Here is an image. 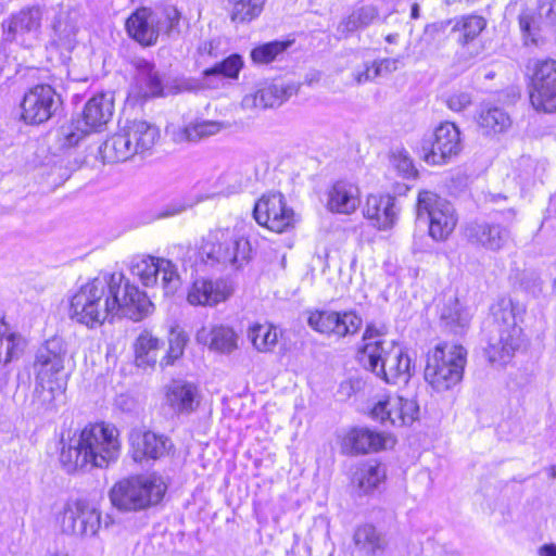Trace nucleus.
Masks as SVG:
<instances>
[{"label":"nucleus","instance_id":"obj_28","mask_svg":"<svg viewBox=\"0 0 556 556\" xmlns=\"http://www.w3.org/2000/svg\"><path fill=\"white\" fill-rule=\"evenodd\" d=\"M122 129L126 138L129 139L131 149L136 155L151 150L160 138L159 128L142 119L126 121Z\"/></svg>","mask_w":556,"mask_h":556},{"label":"nucleus","instance_id":"obj_13","mask_svg":"<svg viewBox=\"0 0 556 556\" xmlns=\"http://www.w3.org/2000/svg\"><path fill=\"white\" fill-rule=\"evenodd\" d=\"M256 223L269 230L281 233L294 227L295 216L281 193L263 195L254 205Z\"/></svg>","mask_w":556,"mask_h":556},{"label":"nucleus","instance_id":"obj_27","mask_svg":"<svg viewBox=\"0 0 556 556\" xmlns=\"http://www.w3.org/2000/svg\"><path fill=\"white\" fill-rule=\"evenodd\" d=\"M359 205V189L346 180L336 181L327 193V208L337 214L350 215Z\"/></svg>","mask_w":556,"mask_h":556},{"label":"nucleus","instance_id":"obj_34","mask_svg":"<svg viewBox=\"0 0 556 556\" xmlns=\"http://www.w3.org/2000/svg\"><path fill=\"white\" fill-rule=\"evenodd\" d=\"M42 12L39 7H27L13 14L7 22L9 34L37 33L41 27Z\"/></svg>","mask_w":556,"mask_h":556},{"label":"nucleus","instance_id":"obj_46","mask_svg":"<svg viewBox=\"0 0 556 556\" xmlns=\"http://www.w3.org/2000/svg\"><path fill=\"white\" fill-rule=\"evenodd\" d=\"M91 134L78 118L63 125L59 130L58 142L62 149L76 147L86 136Z\"/></svg>","mask_w":556,"mask_h":556},{"label":"nucleus","instance_id":"obj_10","mask_svg":"<svg viewBox=\"0 0 556 556\" xmlns=\"http://www.w3.org/2000/svg\"><path fill=\"white\" fill-rule=\"evenodd\" d=\"M130 271L146 287L156 286L161 275L165 295L174 294L181 283L176 265L167 258L137 256L131 262Z\"/></svg>","mask_w":556,"mask_h":556},{"label":"nucleus","instance_id":"obj_29","mask_svg":"<svg viewBox=\"0 0 556 556\" xmlns=\"http://www.w3.org/2000/svg\"><path fill=\"white\" fill-rule=\"evenodd\" d=\"M166 400L177 414H191L200 403L198 388L182 380H175L168 386Z\"/></svg>","mask_w":556,"mask_h":556},{"label":"nucleus","instance_id":"obj_8","mask_svg":"<svg viewBox=\"0 0 556 556\" xmlns=\"http://www.w3.org/2000/svg\"><path fill=\"white\" fill-rule=\"evenodd\" d=\"M58 522L64 534L81 539L92 538L101 527V513L87 500L70 498L59 511Z\"/></svg>","mask_w":556,"mask_h":556},{"label":"nucleus","instance_id":"obj_56","mask_svg":"<svg viewBox=\"0 0 556 556\" xmlns=\"http://www.w3.org/2000/svg\"><path fill=\"white\" fill-rule=\"evenodd\" d=\"M186 210V206L182 205V204H173L170 205L169 207H167L166 210H164L160 216L161 217H170V216H175V215H178L180 213H182L184 211Z\"/></svg>","mask_w":556,"mask_h":556},{"label":"nucleus","instance_id":"obj_31","mask_svg":"<svg viewBox=\"0 0 556 556\" xmlns=\"http://www.w3.org/2000/svg\"><path fill=\"white\" fill-rule=\"evenodd\" d=\"M226 127V123L218 121H195L184 127L173 128L172 139L177 143L198 142L219 134Z\"/></svg>","mask_w":556,"mask_h":556},{"label":"nucleus","instance_id":"obj_53","mask_svg":"<svg viewBox=\"0 0 556 556\" xmlns=\"http://www.w3.org/2000/svg\"><path fill=\"white\" fill-rule=\"evenodd\" d=\"M444 103L451 111L458 113L471 105L472 97L466 91H455L445 97Z\"/></svg>","mask_w":556,"mask_h":556},{"label":"nucleus","instance_id":"obj_36","mask_svg":"<svg viewBox=\"0 0 556 556\" xmlns=\"http://www.w3.org/2000/svg\"><path fill=\"white\" fill-rule=\"evenodd\" d=\"M161 349L160 340L149 331L141 332L135 342V362L138 367H153Z\"/></svg>","mask_w":556,"mask_h":556},{"label":"nucleus","instance_id":"obj_54","mask_svg":"<svg viewBox=\"0 0 556 556\" xmlns=\"http://www.w3.org/2000/svg\"><path fill=\"white\" fill-rule=\"evenodd\" d=\"M401 64V60L399 58H384L378 62L372 63V67H375V74L377 77L391 74L395 72Z\"/></svg>","mask_w":556,"mask_h":556},{"label":"nucleus","instance_id":"obj_18","mask_svg":"<svg viewBox=\"0 0 556 556\" xmlns=\"http://www.w3.org/2000/svg\"><path fill=\"white\" fill-rule=\"evenodd\" d=\"M231 244V228H215L203 237L197 253V263L206 267L224 270L229 262L228 245Z\"/></svg>","mask_w":556,"mask_h":556},{"label":"nucleus","instance_id":"obj_15","mask_svg":"<svg viewBox=\"0 0 556 556\" xmlns=\"http://www.w3.org/2000/svg\"><path fill=\"white\" fill-rule=\"evenodd\" d=\"M370 414L383 425L403 427L412 425L418 418L419 406L414 399L388 395L374 405Z\"/></svg>","mask_w":556,"mask_h":556},{"label":"nucleus","instance_id":"obj_24","mask_svg":"<svg viewBox=\"0 0 556 556\" xmlns=\"http://www.w3.org/2000/svg\"><path fill=\"white\" fill-rule=\"evenodd\" d=\"M363 214L372 220L379 230L392 228L397 219L396 200L390 194H370L367 197Z\"/></svg>","mask_w":556,"mask_h":556},{"label":"nucleus","instance_id":"obj_33","mask_svg":"<svg viewBox=\"0 0 556 556\" xmlns=\"http://www.w3.org/2000/svg\"><path fill=\"white\" fill-rule=\"evenodd\" d=\"M299 88L294 84L274 83L256 92L254 104L261 108H274L296 94Z\"/></svg>","mask_w":556,"mask_h":556},{"label":"nucleus","instance_id":"obj_4","mask_svg":"<svg viewBox=\"0 0 556 556\" xmlns=\"http://www.w3.org/2000/svg\"><path fill=\"white\" fill-rule=\"evenodd\" d=\"M495 336L489 340L485 354L490 363L507 364L525 343L521 328L526 306L509 298L497 300L491 307Z\"/></svg>","mask_w":556,"mask_h":556},{"label":"nucleus","instance_id":"obj_12","mask_svg":"<svg viewBox=\"0 0 556 556\" xmlns=\"http://www.w3.org/2000/svg\"><path fill=\"white\" fill-rule=\"evenodd\" d=\"M60 104L61 99L50 85H37L24 94L21 118L29 125L43 124L54 115Z\"/></svg>","mask_w":556,"mask_h":556},{"label":"nucleus","instance_id":"obj_3","mask_svg":"<svg viewBox=\"0 0 556 556\" xmlns=\"http://www.w3.org/2000/svg\"><path fill=\"white\" fill-rule=\"evenodd\" d=\"M386 328L367 325L357 352L359 363L387 383H407L414 365L412 358L394 341L387 340Z\"/></svg>","mask_w":556,"mask_h":556},{"label":"nucleus","instance_id":"obj_42","mask_svg":"<svg viewBox=\"0 0 556 556\" xmlns=\"http://www.w3.org/2000/svg\"><path fill=\"white\" fill-rule=\"evenodd\" d=\"M386 478V469L380 464L367 463L354 473V482L363 493L374 491Z\"/></svg>","mask_w":556,"mask_h":556},{"label":"nucleus","instance_id":"obj_60","mask_svg":"<svg viewBox=\"0 0 556 556\" xmlns=\"http://www.w3.org/2000/svg\"><path fill=\"white\" fill-rule=\"evenodd\" d=\"M410 16L412 18H418L419 17V5L417 3H414L410 9Z\"/></svg>","mask_w":556,"mask_h":556},{"label":"nucleus","instance_id":"obj_7","mask_svg":"<svg viewBox=\"0 0 556 556\" xmlns=\"http://www.w3.org/2000/svg\"><path fill=\"white\" fill-rule=\"evenodd\" d=\"M165 492L166 484L161 477L138 476L115 483L110 500L121 510H139L157 504Z\"/></svg>","mask_w":556,"mask_h":556},{"label":"nucleus","instance_id":"obj_58","mask_svg":"<svg viewBox=\"0 0 556 556\" xmlns=\"http://www.w3.org/2000/svg\"><path fill=\"white\" fill-rule=\"evenodd\" d=\"M540 556H556V545L546 544L543 545L539 551Z\"/></svg>","mask_w":556,"mask_h":556},{"label":"nucleus","instance_id":"obj_51","mask_svg":"<svg viewBox=\"0 0 556 556\" xmlns=\"http://www.w3.org/2000/svg\"><path fill=\"white\" fill-rule=\"evenodd\" d=\"M390 164L401 176L409 178L415 176L416 169L413 161L406 152L399 151L393 153L390 159Z\"/></svg>","mask_w":556,"mask_h":556},{"label":"nucleus","instance_id":"obj_63","mask_svg":"<svg viewBox=\"0 0 556 556\" xmlns=\"http://www.w3.org/2000/svg\"><path fill=\"white\" fill-rule=\"evenodd\" d=\"M507 214H508V216H509L510 218H514V217H515V211H514V210H509V211L507 212Z\"/></svg>","mask_w":556,"mask_h":556},{"label":"nucleus","instance_id":"obj_20","mask_svg":"<svg viewBox=\"0 0 556 556\" xmlns=\"http://www.w3.org/2000/svg\"><path fill=\"white\" fill-rule=\"evenodd\" d=\"M464 235L468 242L489 251L504 249L510 239V231L495 223L473 220L466 225Z\"/></svg>","mask_w":556,"mask_h":556},{"label":"nucleus","instance_id":"obj_6","mask_svg":"<svg viewBox=\"0 0 556 556\" xmlns=\"http://www.w3.org/2000/svg\"><path fill=\"white\" fill-rule=\"evenodd\" d=\"M466 355L462 345L438 344L427 355L426 382L438 393L452 390L463 379Z\"/></svg>","mask_w":556,"mask_h":556},{"label":"nucleus","instance_id":"obj_32","mask_svg":"<svg viewBox=\"0 0 556 556\" xmlns=\"http://www.w3.org/2000/svg\"><path fill=\"white\" fill-rule=\"evenodd\" d=\"M99 153L106 163L126 162L136 155L122 126L100 146Z\"/></svg>","mask_w":556,"mask_h":556},{"label":"nucleus","instance_id":"obj_1","mask_svg":"<svg viewBox=\"0 0 556 556\" xmlns=\"http://www.w3.org/2000/svg\"><path fill=\"white\" fill-rule=\"evenodd\" d=\"M152 308L149 298L122 273L103 274L85 285L71 298V319L94 328L115 316L140 320Z\"/></svg>","mask_w":556,"mask_h":556},{"label":"nucleus","instance_id":"obj_44","mask_svg":"<svg viewBox=\"0 0 556 556\" xmlns=\"http://www.w3.org/2000/svg\"><path fill=\"white\" fill-rule=\"evenodd\" d=\"M161 34L170 40H177L182 35L181 13L172 5L159 10Z\"/></svg>","mask_w":556,"mask_h":556},{"label":"nucleus","instance_id":"obj_35","mask_svg":"<svg viewBox=\"0 0 556 556\" xmlns=\"http://www.w3.org/2000/svg\"><path fill=\"white\" fill-rule=\"evenodd\" d=\"M229 262L224 265V270H240L252 258V247L250 240L236 229L231 228V244L228 245Z\"/></svg>","mask_w":556,"mask_h":556},{"label":"nucleus","instance_id":"obj_43","mask_svg":"<svg viewBox=\"0 0 556 556\" xmlns=\"http://www.w3.org/2000/svg\"><path fill=\"white\" fill-rule=\"evenodd\" d=\"M441 319L453 331L459 332L468 326L470 315L460 306L458 299L452 296L441 309Z\"/></svg>","mask_w":556,"mask_h":556},{"label":"nucleus","instance_id":"obj_30","mask_svg":"<svg viewBox=\"0 0 556 556\" xmlns=\"http://www.w3.org/2000/svg\"><path fill=\"white\" fill-rule=\"evenodd\" d=\"M113 115V101L104 94L91 98L85 105L81 117L84 126L90 131H100Z\"/></svg>","mask_w":556,"mask_h":556},{"label":"nucleus","instance_id":"obj_37","mask_svg":"<svg viewBox=\"0 0 556 556\" xmlns=\"http://www.w3.org/2000/svg\"><path fill=\"white\" fill-rule=\"evenodd\" d=\"M353 541L355 546L367 555H375L387 545L383 534L370 523L358 526L354 531Z\"/></svg>","mask_w":556,"mask_h":556},{"label":"nucleus","instance_id":"obj_5","mask_svg":"<svg viewBox=\"0 0 556 556\" xmlns=\"http://www.w3.org/2000/svg\"><path fill=\"white\" fill-rule=\"evenodd\" d=\"M65 354V349L56 339L48 341L36 353L33 364L35 374L33 401L46 410L55 408L64 397L66 389V377L63 372Z\"/></svg>","mask_w":556,"mask_h":556},{"label":"nucleus","instance_id":"obj_39","mask_svg":"<svg viewBox=\"0 0 556 556\" xmlns=\"http://www.w3.org/2000/svg\"><path fill=\"white\" fill-rule=\"evenodd\" d=\"M477 123L484 135L503 132L511 125L509 115L503 109L496 106L482 108Z\"/></svg>","mask_w":556,"mask_h":556},{"label":"nucleus","instance_id":"obj_57","mask_svg":"<svg viewBox=\"0 0 556 556\" xmlns=\"http://www.w3.org/2000/svg\"><path fill=\"white\" fill-rule=\"evenodd\" d=\"M214 50L215 45L213 41L203 42L199 48V52L201 53V55L216 56Z\"/></svg>","mask_w":556,"mask_h":556},{"label":"nucleus","instance_id":"obj_9","mask_svg":"<svg viewBox=\"0 0 556 556\" xmlns=\"http://www.w3.org/2000/svg\"><path fill=\"white\" fill-rule=\"evenodd\" d=\"M429 219V235L437 241L446 240L454 231L457 216L453 205L430 191H420L417 201V216Z\"/></svg>","mask_w":556,"mask_h":556},{"label":"nucleus","instance_id":"obj_50","mask_svg":"<svg viewBox=\"0 0 556 556\" xmlns=\"http://www.w3.org/2000/svg\"><path fill=\"white\" fill-rule=\"evenodd\" d=\"M169 348L167 354L165 356V365H172L176 359H178L185 350L187 343V337L185 333L180 331H170L169 338Z\"/></svg>","mask_w":556,"mask_h":556},{"label":"nucleus","instance_id":"obj_45","mask_svg":"<svg viewBox=\"0 0 556 556\" xmlns=\"http://www.w3.org/2000/svg\"><path fill=\"white\" fill-rule=\"evenodd\" d=\"M210 349L229 354L238 348V337L235 331L226 326H215L211 330Z\"/></svg>","mask_w":556,"mask_h":556},{"label":"nucleus","instance_id":"obj_2","mask_svg":"<svg viewBox=\"0 0 556 556\" xmlns=\"http://www.w3.org/2000/svg\"><path fill=\"white\" fill-rule=\"evenodd\" d=\"M121 452L118 429L110 424L87 425L78 438L63 442L60 462L67 472L88 466L104 468L117 460Z\"/></svg>","mask_w":556,"mask_h":556},{"label":"nucleus","instance_id":"obj_26","mask_svg":"<svg viewBox=\"0 0 556 556\" xmlns=\"http://www.w3.org/2000/svg\"><path fill=\"white\" fill-rule=\"evenodd\" d=\"M137 74L131 88L136 98L149 99L163 96V80L155 65L147 60L136 61Z\"/></svg>","mask_w":556,"mask_h":556},{"label":"nucleus","instance_id":"obj_25","mask_svg":"<svg viewBox=\"0 0 556 556\" xmlns=\"http://www.w3.org/2000/svg\"><path fill=\"white\" fill-rule=\"evenodd\" d=\"M448 25H451V31L458 35L457 42L466 46L472 42L485 29L486 20L478 14H465L438 24L428 25L426 31L443 30Z\"/></svg>","mask_w":556,"mask_h":556},{"label":"nucleus","instance_id":"obj_11","mask_svg":"<svg viewBox=\"0 0 556 556\" xmlns=\"http://www.w3.org/2000/svg\"><path fill=\"white\" fill-rule=\"evenodd\" d=\"M529 97L534 110L556 112V60H535L532 65Z\"/></svg>","mask_w":556,"mask_h":556},{"label":"nucleus","instance_id":"obj_38","mask_svg":"<svg viewBox=\"0 0 556 556\" xmlns=\"http://www.w3.org/2000/svg\"><path fill=\"white\" fill-rule=\"evenodd\" d=\"M25 340L22 336L10 332L8 325L0 315V364H8L18 358L25 349Z\"/></svg>","mask_w":556,"mask_h":556},{"label":"nucleus","instance_id":"obj_16","mask_svg":"<svg viewBox=\"0 0 556 556\" xmlns=\"http://www.w3.org/2000/svg\"><path fill=\"white\" fill-rule=\"evenodd\" d=\"M462 149L459 128L454 123L444 122L434 129L425 160L432 165L446 163L458 155Z\"/></svg>","mask_w":556,"mask_h":556},{"label":"nucleus","instance_id":"obj_41","mask_svg":"<svg viewBox=\"0 0 556 556\" xmlns=\"http://www.w3.org/2000/svg\"><path fill=\"white\" fill-rule=\"evenodd\" d=\"M379 16V12L374 5H363L355 9L349 16H346L338 26L341 34H350L358 29L368 27Z\"/></svg>","mask_w":556,"mask_h":556},{"label":"nucleus","instance_id":"obj_55","mask_svg":"<svg viewBox=\"0 0 556 556\" xmlns=\"http://www.w3.org/2000/svg\"><path fill=\"white\" fill-rule=\"evenodd\" d=\"M376 77L377 75L375 74V67H372V64H365L363 71H357L354 74V78L358 84L372 80Z\"/></svg>","mask_w":556,"mask_h":556},{"label":"nucleus","instance_id":"obj_23","mask_svg":"<svg viewBox=\"0 0 556 556\" xmlns=\"http://www.w3.org/2000/svg\"><path fill=\"white\" fill-rule=\"evenodd\" d=\"M389 442L393 443L391 437L368 428H352L341 439V450L344 454L357 455L377 452L386 448Z\"/></svg>","mask_w":556,"mask_h":556},{"label":"nucleus","instance_id":"obj_40","mask_svg":"<svg viewBox=\"0 0 556 556\" xmlns=\"http://www.w3.org/2000/svg\"><path fill=\"white\" fill-rule=\"evenodd\" d=\"M248 339L257 352L268 353L278 343V330L270 324H254L248 329Z\"/></svg>","mask_w":556,"mask_h":556},{"label":"nucleus","instance_id":"obj_22","mask_svg":"<svg viewBox=\"0 0 556 556\" xmlns=\"http://www.w3.org/2000/svg\"><path fill=\"white\" fill-rule=\"evenodd\" d=\"M159 10L137 9L126 21L128 35L144 47L154 46L161 35Z\"/></svg>","mask_w":556,"mask_h":556},{"label":"nucleus","instance_id":"obj_47","mask_svg":"<svg viewBox=\"0 0 556 556\" xmlns=\"http://www.w3.org/2000/svg\"><path fill=\"white\" fill-rule=\"evenodd\" d=\"M233 10L231 20L235 22H249L258 16L263 10L264 0H231Z\"/></svg>","mask_w":556,"mask_h":556},{"label":"nucleus","instance_id":"obj_14","mask_svg":"<svg viewBox=\"0 0 556 556\" xmlns=\"http://www.w3.org/2000/svg\"><path fill=\"white\" fill-rule=\"evenodd\" d=\"M307 324L321 334L340 339L355 334L361 329L363 320L353 311L316 309L309 312Z\"/></svg>","mask_w":556,"mask_h":556},{"label":"nucleus","instance_id":"obj_17","mask_svg":"<svg viewBox=\"0 0 556 556\" xmlns=\"http://www.w3.org/2000/svg\"><path fill=\"white\" fill-rule=\"evenodd\" d=\"M129 454L136 463L156 460L169 453L172 441L150 430L132 429L128 437Z\"/></svg>","mask_w":556,"mask_h":556},{"label":"nucleus","instance_id":"obj_59","mask_svg":"<svg viewBox=\"0 0 556 556\" xmlns=\"http://www.w3.org/2000/svg\"><path fill=\"white\" fill-rule=\"evenodd\" d=\"M400 35L397 33L389 34L386 36V41L391 45H395L399 42Z\"/></svg>","mask_w":556,"mask_h":556},{"label":"nucleus","instance_id":"obj_21","mask_svg":"<svg viewBox=\"0 0 556 556\" xmlns=\"http://www.w3.org/2000/svg\"><path fill=\"white\" fill-rule=\"evenodd\" d=\"M519 26L525 45H538V30L541 26L556 28V0H539L538 13L530 9L519 15Z\"/></svg>","mask_w":556,"mask_h":556},{"label":"nucleus","instance_id":"obj_48","mask_svg":"<svg viewBox=\"0 0 556 556\" xmlns=\"http://www.w3.org/2000/svg\"><path fill=\"white\" fill-rule=\"evenodd\" d=\"M290 42L271 41L254 48L251 52L253 62L258 64H267L274 61L280 53H282Z\"/></svg>","mask_w":556,"mask_h":556},{"label":"nucleus","instance_id":"obj_19","mask_svg":"<svg viewBox=\"0 0 556 556\" xmlns=\"http://www.w3.org/2000/svg\"><path fill=\"white\" fill-rule=\"evenodd\" d=\"M233 292L231 283L223 278L195 279L187 293V301L193 306H215L227 301Z\"/></svg>","mask_w":556,"mask_h":556},{"label":"nucleus","instance_id":"obj_52","mask_svg":"<svg viewBox=\"0 0 556 556\" xmlns=\"http://www.w3.org/2000/svg\"><path fill=\"white\" fill-rule=\"evenodd\" d=\"M53 30H54L55 35L58 36L59 41L63 46L72 45L75 34H76V29H75V26L67 23L62 15L58 16V18L55 20V22L53 24Z\"/></svg>","mask_w":556,"mask_h":556},{"label":"nucleus","instance_id":"obj_49","mask_svg":"<svg viewBox=\"0 0 556 556\" xmlns=\"http://www.w3.org/2000/svg\"><path fill=\"white\" fill-rule=\"evenodd\" d=\"M243 62L238 54H233L225 59L224 61L216 63L213 67L204 71L205 76L211 75H223L229 78L238 76Z\"/></svg>","mask_w":556,"mask_h":556},{"label":"nucleus","instance_id":"obj_62","mask_svg":"<svg viewBox=\"0 0 556 556\" xmlns=\"http://www.w3.org/2000/svg\"><path fill=\"white\" fill-rule=\"evenodd\" d=\"M50 556H68V554L62 553V552H56V553L51 554Z\"/></svg>","mask_w":556,"mask_h":556},{"label":"nucleus","instance_id":"obj_61","mask_svg":"<svg viewBox=\"0 0 556 556\" xmlns=\"http://www.w3.org/2000/svg\"><path fill=\"white\" fill-rule=\"evenodd\" d=\"M500 199H505V197H503L502 194H491L490 195L491 202H497Z\"/></svg>","mask_w":556,"mask_h":556}]
</instances>
